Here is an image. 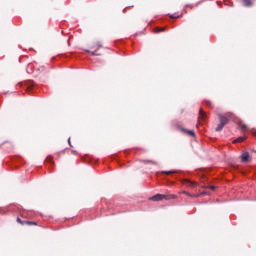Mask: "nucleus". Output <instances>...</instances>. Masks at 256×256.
I'll return each instance as SVG.
<instances>
[{"label":"nucleus","mask_w":256,"mask_h":256,"mask_svg":"<svg viewBox=\"0 0 256 256\" xmlns=\"http://www.w3.org/2000/svg\"><path fill=\"white\" fill-rule=\"evenodd\" d=\"M163 199H165L166 201H171V199H177V196L173 194H169V195L156 194L150 198V201H163Z\"/></svg>","instance_id":"f257e3e1"},{"label":"nucleus","mask_w":256,"mask_h":256,"mask_svg":"<svg viewBox=\"0 0 256 256\" xmlns=\"http://www.w3.org/2000/svg\"><path fill=\"white\" fill-rule=\"evenodd\" d=\"M205 119H207V114L205 113V111L202 110V108H200L198 122L201 124L203 123V121H205Z\"/></svg>","instance_id":"f03ea898"},{"label":"nucleus","mask_w":256,"mask_h":256,"mask_svg":"<svg viewBox=\"0 0 256 256\" xmlns=\"http://www.w3.org/2000/svg\"><path fill=\"white\" fill-rule=\"evenodd\" d=\"M17 223H19L20 225H37V222H31V221H23L21 220V218H17L16 219Z\"/></svg>","instance_id":"7ed1b4c3"},{"label":"nucleus","mask_w":256,"mask_h":256,"mask_svg":"<svg viewBox=\"0 0 256 256\" xmlns=\"http://www.w3.org/2000/svg\"><path fill=\"white\" fill-rule=\"evenodd\" d=\"M218 118L220 123L224 124V126L227 125V123H229V118L224 115L219 114Z\"/></svg>","instance_id":"20e7f679"},{"label":"nucleus","mask_w":256,"mask_h":256,"mask_svg":"<svg viewBox=\"0 0 256 256\" xmlns=\"http://www.w3.org/2000/svg\"><path fill=\"white\" fill-rule=\"evenodd\" d=\"M181 131L183 133H186V135H189L190 137H195V131H193V130H187L185 128H182Z\"/></svg>","instance_id":"39448f33"},{"label":"nucleus","mask_w":256,"mask_h":256,"mask_svg":"<svg viewBox=\"0 0 256 256\" xmlns=\"http://www.w3.org/2000/svg\"><path fill=\"white\" fill-rule=\"evenodd\" d=\"M238 126L240 127V130L242 133H245L247 131V125L243 123V121L238 122Z\"/></svg>","instance_id":"423d86ee"},{"label":"nucleus","mask_w":256,"mask_h":256,"mask_svg":"<svg viewBox=\"0 0 256 256\" xmlns=\"http://www.w3.org/2000/svg\"><path fill=\"white\" fill-rule=\"evenodd\" d=\"M242 162L247 163L249 161V152H244L241 156Z\"/></svg>","instance_id":"0eeeda50"},{"label":"nucleus","mask_w":256,"mask_h":256,"mask_svg":"<svg viewBox=\"0 0 256 256\" xmlns=\"http://www.w3.org/2000/svg\"><path fill=\"white\" fill-rule=\"evenodd\" d=\"M247 140V136H240L233 143H243V141Z\"/></svg>","instance_id":"6e6552de"},{"label":"nucleus","mask_w":256,"mask_h":256,"mask_svg":"<svg viewBox=\"0 0 256 256\" xmlns=\"http://www.w3.org/2000/svg\"><path fill=\"white\" fill-rule=\"evenodd\" d=\"M244 7H252L253 2L251 0H242Z\"/></svg>","instance_id":"1a4fd4ad"},{"label":"nucleus","mask_w":256,"mask_h":256,"mask_svg":"<svg viewBox=\"0 0 256 256\" xmlns=\"http://www.w3.org/2000/svg\"><path fill=\"white\" fill-rule=\"evenodd\" d=\"M183 183H189L190 187H197V182H191V180L184 179Z\"/></svg>","instance_id":"9d476101"},{"label":"nucleus","mask_w":256,"mask_h":256,"mask_svg":"<svg viewBox=\"0 0 256 256\" xmlns=\"http://www.w3.org/2000/svg\"><path fill=\"white\" fill-rule=\"evenodd\" d=\"M235 114H233V112H227L224 117L228 118V119H233Z\"/></svg>","instance_id":"9b49d317"},{"label":"nucleus","mask_w":256,"mask_h":256,"mask_svg":"<svg viewBox=\"0 0 256 256\" xmlns=\"http://www.w3.org/2000/svg\"><path fill=\"white\" fill-rule=\"evenodd\" d=\"M223 127H225V125L220 122L216 127V131H223Z\"/></svg>","instance_id":"f8f14e48"},{"label":"nucleus","mask_w":256,"mask_h":256,"mask_svg":"<svg viewBox=\"0 0 256 256\" xmlns=\"http://www.w3.org/2000/svg\"><path fill=\"white\" fill-rule=\"evenodd\" d=\"M163 31H165V28L157 27V28L154 29V33H163Z\"/></svg>","instance_id":"ddd939ff"},{"label":"nucleus","mask_w":256,"mask_h":256,"mask_svg":"<svg viewBox=\"0 0 256 256\" xmlns=\"http://www.w3.org/2000/svg\"><path fill=\"white\" fill-rule=\"evenodd\" d=\"M204 103H205L206 107L213 108V103H211V101L206 100V101H204Z\"/></svg>","instance_id":"4468645a"},{"label":"nucleus","mask_w":256,"mask_h":256,"mask_svg":"<svg viewBox=\"0 0 256 256\" xmlns=\"http://www.w3.org/2000/svg\"><path fill=\"white\" fill-rule=\"evenodd\" d=\"M171 173H177V171L173 170V171H162L163 175H171Z\"/></svg>","instance_id":"2eb2a0df"},{"label":"nucleus","mask_w":256,"mask_h":256,"mask_svg":"<svg viewBox=\"0 0 256 256\" xmlns=\"http://www.w3.org/2000/svg\"><path fill=\"white\" fill-rule=\"evenodd\" d=\"M46 161H47L48 163H53V156H48V157L46 158Z\"/></svg>","instance_id":"dca6fc26"},{"label":"nucleus","mask_w":256,"mask_h":256,"mask_svg":"<svg viewBox=\"0 0 256 256\" xmlns=\"http://www.w3.org/2000/svg\"><path fill=\"white\" fill-rule=\"evenodd\" d=\"M182 193H183V195H187V197H193V195H191V193H189L187 191H183Z\"/></svg>","instance_id":"f3484780"},{"label":"nucleus","mask_w":256,"mask_h":256,"mask_svg":"<svg viewBox=\"0 0 256 256\" xmlns=\"http://www.w3.org/2000/svg\"><path fill=\"white\" fill-rule=\"evenodd\" d=\"M208 189H211L212 191H215V189H217V186H208Z\"/></svg>","instance_id":"a211bd4d"},{"label":"nucleus","mask_w":256,"mask_h":256,"mask_svg":"<svg viewBox=\"0 0 256 256\" xmlns=\"http://www.w3.org/2000/svg\"><path fill=\"white\" fill-rule=\"evenodd\" d=\"M87 53H91V55L93 56V57H95V55H99V54H97V53H95V52H91V51H87Z\"/></svg>","instance_id":"6ab92c4d"},{"label":"nucleus","mask_w":256,"mask_h":256,"mask_svg":"<svg viewBox=\"0 0 256 256\" xmlns=\"http://www.w3.org/2000/svg\"><path fill=\"white\" fill-rule=\"evenodd\" d=\"M170 19H179V16L175 17V16L172 15V16H170Z\"/></svg>","instance_id":"aec40b11"},{"label":"nucleus","mask_w":256,"mask_h":256,"mask_svg":"<svg viewBox=\"0 0 256 256\" xmlns=\"http://www.w3.org/2000/svg\"><path fill=\"white\" fill-rule=\"evenodd\" d=\"M97 49H101V44H97Z\"/></svg>","instance_id":"412c9836"},{"label":"nucleus","mask_w":256,"mask_h":256,"mask_svg":"<svg viewBox=\"0 0 256 256\" xmlns=\"http://www.w3.org/2000/svg\"><path fill=\"white\" fill-rule=\"evenodd\" d=\"M147 163H152L153 165H155V162L153 161H147Z\"/></svg>","instance_id":"4be33fe9"},{"label":"nucleus","mask_w":256,"mask_h":256,"mask_svg":"<svg viewBox=\"0 0 256 256\" xmlns=\"http://www.w3.org/2000/svg\"><path fill=\"white\" fill-rule=\"evenodd\" d=\"M209 186H202V189H208Z\"/></svg>","instance_id":"5701e85b"},{"label":"nucleus","mask_w":256,"mask_h":256,"mask_svg":"<svg viewBox=\"0 0 256 256\" xmlns=\"http://www.w3.org/2000/svg\"><path fill=\"white\" fill-rule=\"evenodd\" d=\"M68 143H69V145H71V139H68Z\"/></svg>","instance_id":"b1692460"}]
</instances>
